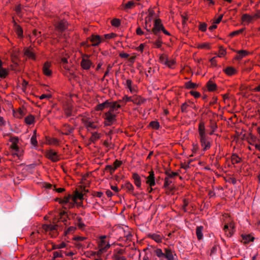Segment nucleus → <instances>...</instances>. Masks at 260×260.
I'll use <instances>...</instances> for the list:
<instances>
[{
  "label": "nucleus",
  "instance_id": "f257e3e1",
  "mask_svg": "<svg viewBox=\"0 0 260 260\" xmlns=\"http://www.w3.org/2000/svg\"><path fill=\"white\" fill-rule=\"evenodd\" d=\"M199 138L201 145L203 148V151H206L209 150L211 146L210 138H209L206 132V128L204 122L201 121L199 124L198 127Z\"/></svg>",
  "mask_w": 260,
  "mask_h": 260
},
{
  "label": "nucleus",
  "instance_id": "f03ea898",
  "mask_svg": "<svg viewBox=\"0 0 260 260\" xmlns=\"http://www.w3.org/2000/svg\"><path fill=\"white\" fill-rule=\"evenodd\" d=\"M58 224H45L42 225V228L38 230L36 234L39 235L41 233H45L49 234L52 238H55L58 234Z\"/></svg>",
  "mask_w": 260,
  "mask_h": 260
},
{
  "label": "nucleus",
  "instance_id": "7ed1b4c3",
  "mask_svg": "<svg viewBox=\"0 0 260 260\" xmlns=\"http://www.w3.org/2000/svg\"><path fill=\"white\" fill-rule=\"evenodd\" d=\"M110 247V244L109 242L107 240V236H101L98 240L99 250L97 252V255H101L102 253L106 252Z\"/></svg>",
  "mask_w": 260,
  "mask_h": 260
},
{
  "label": "nucleus",
  "instance_id": "20e7f679",
  "mask_svg": "<svg viewBox=\"0 0 260 260\" xmlns=\"http://www.w3.org/2000/svg\"><path fill=\"white\" fill-rule=\"evenodd\" d=\"M162 31L165 35L170 36V34L168 31L163 26L160 19H156L154 20V26L152 29V32L156 36H159L160 32Z\"/></svg>",
  "mask_w": 260,
  "mask_h": 260
},
{
  "label": "nucleus",
  "instance_id": "39448f33",
  "mask_svg": "<svg viewBox=\"0 0 260 260\" xmlns=\"http://www.w3.org/2000/svg\"><path fill=\"white\" fill-rule=\"evenodd\" d=\"M10 142L11 143L10 147L14 151V154L19 157H20L22 155L23 151L18 145L19 142L18 138L17 137H11L10 139Z\"/></svg>",
  "mask_w": 260,
  "mask_h": 260
},
{
  "label": "nucleus",
  "instance_id": "423d86ee",
  "mask_svg": "<svg viewBox=\"0 0 260 260\" xmlns=\"http://www.w3.org/2000/svg\"><path fill=\"white\" fill-rule=\"evenodd\" d=\"M82 122L88 131H91L99 127L98 123L93 121L89 118L84 117L82 118Z\"/></svg>",
  "mask_w": 260,
  "mask_h": 260
},
{
  "label": "nucleus",
  "instance_id": "0eeeda50",
  "mask_svg": "<svg viewBox=\"0 0 260 260\" xmlns=\"http://www.w3.org/2000/svg\"><path fill=\"white\" fill-rule=\"evenodd\" d=\"M89 57L90 55L87 54H84L82 57L80 64L82 68L84 70H88L91 67H94L93 63L89 59Z\"/></svg>",
  "mask_w": 260,
  "mask_h": 260
},
{
  "label": "nucleus",
  "instance_id": "6e6552de",
  "mask_svg": "<svg viewBox=\"0 0 260 260\" xmlns=\"http://www.w3.org/2000/svg\"><path fill=\"white\" fill-rule=\"evenodd\" d=\"M116 113H113L109 111L105 113L104 115V123L106 126L112 125L116 121Z\"/></svg>",
  "mask_w": 260,
  "mask_h": 260
},
{
  "label": "nucleus",
  "instance_id": "1a4fd4ad",
  "mask_svg": "<svg viewBox=\"0 0 260 260\" xmlns=\"http://www.w3.org/2000/svg\"><path fill=\"white\" fill-rule=\"evenodd\" d=\"M52 66L50 61H45L42 66V72L43 74L48 77H51L52 75Z\"/></svg>",
  "mask_w": 260,
  "mask_h": 260
},
{
  "label": "nucleus",
  "instance_id": "9d476101",
  "mask_svg": "<svg viewBox=\"0 0 260 260\" xmlns=\"http://www.w3.org/2000/svg\"><path fill=\"white\" fill-rule=\"evenodd\" d=\"M235 224L231 221L224 225L223 231L227 237H231L234 233Z\"/></svg>",
  "mask_w": 260,
  "mask_h": 260
},
{
  "label": "nucleus",
  "instance_id": "9b49d317",
  "mask_svg": "<svg viewBox=\"0 0 260 260\" xmlns=\"http://www.w3.org/2000/svg\"><path fill=\"white\" fill-rule=\"evenodd\" d=\"M46 156L53 162H57L60 159L59 155L52 149L47 150L46 152Z\"/></svg>",
  "mask_w": 260,
  "mask_h": 260
},
{
  "label": "nucleus",
  "instance_id": "f8f14e48",
  "mask_svg": "<svg viewBox=\"0 0 260 260\" xmlns=\"http://www.w3.org/2000/svg\"><path fill=\"white\" fill-rule=\"evenodd\" d=\"M67 21L64 20H61L56 23L55 29L58 32H61L67 28Z\"/></svg>",
  "mask_w": 260,
  "mask_h": 260
},
{
  "label": "nucleus",
  "instance_id": "ddd939ff",
  "mask_svg": "<svg viewBox=\"0 0 260 260\" xmlns=\"http://www.w3.org/2000/svg\"><path fill=\"white\" fill-rule=\"evenodd\" d=\"M89 40L92 42L91 45L92 46H96L101 42L104 41V38L99 35H92Z\"/></svg>",
  "mask_w": 260,
  "mask_h": 260
},
{
  "label": "nucleus",
  "instance_id": "4468645a",
  "mask_svg": "<svg viewBox=\"0 0 260 260\" xmlns=\"http://www.w3.org/2000/svg\"><path fill=\"white\" fill-rule=\"evenodd\" d=\"M146 183L150 187L154 186L155 185V180L154 173L153 171L149 172V175L146 177Z\"/></svg>",
  "mask_w": 260,
  "mask_h": 260
},
{
  "label": "nucleus",
  "instance_id": "2eb2a0df",
  "mask_svg": "<svg viewBox=\"0 0 260 260\" xmlns=\"http://www.w3.org/2000/svg\"><path fill=\"white\" fill-rule=\"evenodd\" d=\"M109 107L110 109L108 111L112 112L113 113H118L117 111L121 108V105L117 103V102H109Z\"/></svg>",
  "mask_w": 260,
  "mask_h": 260
},
{
  "label": "nucleus",
  "instance_id": "dca6fc26",
  "mask_svg": "<svg viewBox=\"0 0 260 260\" xmlns=\"http://www.w3.org/2000/svg\"><path fill=\"white\" fill-rule=\"evenodd\" d=\"M148 237L153 240L157 243H161L164 236L162 234L159 233H153L149 234L148 235Z\"/></svg>",
  "mask_w": 260,
  "mask_h": 260
},
{
  "label": "nucleus",
  "instance_id": "f3484780",
  "mask_svg": "<svg viewBox=\"0 0 260 260\" xmlns=\"http://www.w3.org/2000/svg\"><path fill=\"white\" fill-rule=\"evenodd\" d=\"M74 128L68 124H63L61 128L62 134L66 135H69L72 134Z\"/></svg>",
  "mask_w": 260,
  "mask_h": 260
},
{
  "label": "nucleus",
  "instance_id": "a211bd4d",
  "mask_svg": "<svg viewBox=\"0 0 260 260\" xmlns=\"http://www.w3.org/2000/svg\"><path fill=\"white\" fill-rule=\"evenodd\" d=\"M124 84L132 93L137 92L136 87L135 85H133L132 81L131 80L127 79Z\"/></svg>",
  "mask_w": 260,
  "mask_h": 260
},
{
  "label": "nucleus",
  "instance_id": "6ab92c4d",
  "mask_svg": "<svg viewBox=\"0 0 260 260\" xmlns=\"http://www.w3.org/2000/svg\"><path fill=\"white\" fill-rule=\"evenodd\" d=\"M165 257L167 260H174V256L175 255L174 251H172L170 248L165 249Z\"/></svg>",
  "mask_w": 260,
  "mask_h": 260
},
{
  "label": "nucleus",
  "instance_id": "aec40b11",
  "mask_svg": "<svg viewBox=\"0 0 260 260\" xmlns=\"http://www.w3.org/2000/svg\"><path fill=\"white\" fill-rule=\"evenodd\" d=\"M133 179L134 181L135 185L139 189H141V179L140 176L137 173L133 174Z\"/></svg>",
  "mask_w": 260,
  "mask_h": 260
},
{
  "label": "nucleus",
  "instance_id": "412c9836",
  "mask_svg": "<svg viewBox=\"0 0 260 260\" xmlns=\"http://www.w3.org/2000/svg\"><path fill=\"white\" fill-rule=\"evenodd\" d=\"M256 16H257V15H255L254 16H251L248 14H244L242 16L241 20L243 22H245L249 23Z\"/></svg>",
  "mask_w": 260,
  "mask_h": 260
},
{
  "label": "nucleus",
  "instance_id": "4be33fe9",
  "mask_svg": "<svg viewBox=\"0 0 260 260\" xmlns=\"http://www.w3.org/2000/svg\"><path fill=\"white\" fill-rule=\"evenodd\" d=\"M145 101L146 100L140 96H133L132 102L137 105H140Z\"/></svg>",
  "mask_w": 260,
  "mask_h": 260
},
{
  "label": "nucleus",
  "instance_id": "5701e85b",
  "mask_svg": "<svg viewBox=\"0 0 260 260\" xmlns=\"http://www.w3.org/2000/svg\"><path fill=\"white\" fill-rule=\"evenodd\" d=\"M24 55L28 58L35 60L36 56L34 52L32 51L31 49L26 48L24 50Z\"/></svg>",
  "mask_w": 260,
  "mask_h": 260
},
{
  "label": "nucleus",
  "instance_id": "b1692460",
  "mask_svg": "<svg viewBox=\"0 0 260 260\" xmlns=\"http://www.w3.org/2000/svg\"><path fill=\"white\" fill-rule=\"evenodd\" d=\"M259 141H260V139L257 138L256 136L251 135L248 140V143L249 144L254 146L255 147L256 146Z\"/></svg>",
  "mask_w": 260,
  "mask_h": 260
},
{
  "label": "nucleus",
  "instance_id": "393cba45",
  "mask_svg": "<svg viewBox=\"0 0 260 260\" xmlns=\"http://www.w3.org/2000/svg\"><path fill=\"white\" fill-rule=\"evenodd\" d=\"M102 136V134L98 132H92V135L90 138L92 142H94L100 139Z\"/></svg>",
  "mask_w": 260,
  "mask_h": 260
},
{
  "label": "nucleus",
  "instance_id": "a878e982",
  "mask_svg": "<svg viewBox=\"0 0 260 260\" xmlns=\"http://www.w3.org/2000/svg\"><path fill=\"white\" fill-rule=\"evenodd\" d=\"M125 187L127 189V192L132 193L134 196L136 195V194L134 193V187L129 182H127L125 184Z\"/></svg>",
  "mask_w": 260,
  "mask_h": 260
},
{
  "label": "nucleus",
  "instance_id": "bb28decb",
  "mask_svg": "<svg viewBox=\"0 0 260 260\" xmlns=\"http://www.w3.org/2000/svg\"><path fill=\"white\" fill-rule=\"evenodd\" d=\"M72 200V202H74V198L70 194H68L67 196H65L63 199H60L59 203L62 204H67L68 203H70V200Z\"/></svg>",
  "mask_w": 260,
  "mask_h": 260
},
{
  "label": "nucleus",
  "instance_id": "cd10ccee",
  "mask_svg": "<svg viewBox=\"0 0 260 260\" xmlns=\"http://www.w3.org/2000/svg\"><path fill=\"white\" fill-rule=\"evenodd\" d=\"M203 229H204V228L203 226H198L196 228V235L199 240H201L203 238Z\"/></svg>",
  "mask_w": 260,
  "mask_h": 260
},
{
  "label": "nucleus",
  "instance_id": "c85d7f7f",
  "mask_svg": "<svg viewBox=\"0 0 260 260\" xmlns=\"http://www.w3.org/2000/svg\"><path fill=\"white\" fill-rule=\"evenodd\" d=\"M216 84L212 81L209 80L207 83V87L210 91H213L216 89Z\"/></svg>",
  "mask_w": 260,
  "mask_h": 260
},
{
  "label": "nucleus",
  "instance_id": "c756f323",
  "mask_svg": "<svg viewBox=\"0 0 260 260\" xmlns=\"http://www.w3.org/2000/svg\"><path fill=\"white\" fill-rule=\"evenodd\" d=\"M109 102L106 101L105 102L98 105L96 107V110L97 111H101L104 110L105 108L109 107Z\"/></svg>",
  "mask_w": 260,
  "mask_h": 260
},
{
  "label": "nucleus",
  "instance_id": "7c9ffc66",
  "mask_svg": "<svg viewBox=\"0 0 260 260\" xmlns=\"http://www.w3.org/2000/svg\"><path fill=\"white\" fill-rule=\"evenodd\" d=\"M65 70H66V72L64 73L65 76L68 77L70 79L75 78V75L73 70L70 69H69V68H68V69Z\"/></svg>",
  "mask_w": 260,
  "mask_h": 260
},
{
  "label": "nucleus",
  "instance_id": "2f4dec72",
  "mask_svg": "<svg viewBox=\"0 0 260 260\" xmlns=\"http://www.w3.org/2000/svg\"><path fill=\"white\" fill-rule=\"evenodd\" d=\"M238 55L236 57V58L238 60H240L244 57L247 56L248 54V52L246 50H241L237 51Z\"/></svg>",
  "mask_w": 260,
  "mask_h": 260
},
{
  "label": "nucleus",
  "instance_id": "473e14b6",
  "mask_svg": "<svg viewBox=\"0 0 260 260\" xmlns=\"http://www.w3.org/2000/svg\"><path fill=\"white\" fill-rule=\"evenodd\" d=\"M74 244L78 249H84L88 247L87 246V242L85 241L74 242Z\"/></svg>",
  "mask_w": 260,
  "mask_h": 260
},
{
  "label": "nucleus",
  "instance_id": "72a5a7b5",
  "mask_svg": "<svg viewBox=\"0 0 260 260\" xmlns=\"http://www.w3.org/2000/svg\"><path fill=\"white\" fill-rule=\"evenodd\" d=\"M25 122L28 125L32 124L35 122V117L32 115H29L25 118Z\"/></svg>",
  "mask_w": 260,
  "mask_h": 260
},
{
  "label": "nucleus",
  "instance_id": "f704fd0d",
  "mask_svg": "<svg viewBox=\"0 0 260 260\" xmlns=\"http://www.w3.org/2000/svg\"><path fill=\"white\" fill-rule=\"evenodd\" d=\"M231 161L233 165L240 163L241 161V158L239 157L236 154H233L231 156Z\"/></svg>",
  "mask_w": 260,
  "mask_h": 260
},
{
  "label": "nucleus",
  "instance_id": "c9c22d12",
  "mask_svg": "<svg viewBox=\"0 0 260 260\" xmlns=\"http://www.w3.org/2000/svg\"><path fill=\"white\" fill-rule=\"evenodd\" d=\"M209 127H210V128L211 129V131L209 132V134L210 135H212L214 134V132L217 129V125L216 123L215 122L211 121L210 122V124Z\"/></svg>",
  "mask_w": 260,
  "mask_h": 260
},
{
  "label": "nucleus",
  "instance_id": "e433bc0d",
  "mask_svg": "<svg viewBox=\"0 0 260 260\" xmlns=\"http://www.w3.org/2000/svg\"><path fill=\"white\" fill-rule=\"evenodd\" d=\"M30 143H31V144L35 147H37L38 145V141L37 140L36 131H35L34 132L33 135L31 137Z\"/></svg>",
  "mask_w": 260,
  "mask_h": 260
},
{
  "label": "nucleus",
  "instance_id": "4c0bfd02",
  "mask_svg": "<svg viewBox=\"0 0 260 260\" xmlns=\"http://www.w3.org/2000/svg\"><path fill=\"white\" fill-rule=\"evenodd\" d=\"M64 113L67 117L72 115V108L70 105H67L64 108Z\"/></svg>",
  "mask_w": 260,
  "mask_h": 260
},
{
  "label": "nucleus",
  "instance_id": "58836bf2",
  "mask_svg": "<svg viewBox=\"0 0 260 260\" xmlns=\"http://www.w3.org/2000/svg\"><path fill=\"white\" fill-rule=\"evenodd\" d=\"M224 72L228 75L231 76L235 74L236 72V70L231 67L226 68L224 70Z\"/></svg>",
  "mask_w": 260,
  "mask_h": 260
},
{
  "label": "nucleus",
  "instance_id": "ea45409f",
  "mask_svg": "<svg viewBox=\"0 0 260 260\" xmlns=\"http://www.w3.org/2000/svg\"><path fill=\"white\" fill-rule=\"evenodd\" d=\"M198 86L196 83L188 81L185 83V87L186 88L190 89L196 88Z\"/></svg>",
  "mask_w": 260,
  "mask_h": 260
},
{
  "label": "nucleus",
  "instance_id": "a19ab883",
  "mask_svg": "<svg viewBox=\"0 0 260 260\" xmlns=\"http://www.w3.org/2000/svg\"><path fill=\"white\" fill-rule=\"evenodd\" d=\"M175 63H176V61L175 59H171L169 60V59H168L165 66L170 69H174Z\"/></svg>",
  "mask_w": 260,
  "mask_h": 260
},
{
  "label": "nucleus",
  "instance_id": "79ce46f5",
  "mask_svg": "<svg viewBox=\"0 0 260 260\" xmlns=\"http://www.w3.org/2000/svg\"><path fill=\"white\" fill-rule=\"evenodd\" d=\"M168 59V57L166 55L164 54H161L159 57V62L161 64L165 65Z\"/></svg>",
  "mask_w": 260,
  "mask_h": 260
},
{
  "label": "nucleus",
  "instance_id": "37998d69",
  "mask_svg": "<svg viewBox=\"0 0 260 260\" xmlns=\"http://www.w3.org/2000/svg\"><path fill=\"white\" fill-rule=\"evenodd\" d=\"M15 31L19 38H22L23 37V30L19 25H16Z\"/></svg>",
  "mask_w": 260,
  "mask_h": 260
},
{
  "label": "nucleus",
  "instance_id": "c03bdc74",
  "mask_svg": "<svg viewBox=\"0 0 260 260\" xmlns=\"http://www.w3.org/2000/svg\"><path fill=\"white\" fill-rule=\"evenodd\" d=\"M76 222L78 227L82 229L84 226L85 224L83 222L82 219L81 217L77 216L76 218Z\"/></svg>",
  "mask_w": 260,
  "mask_h": 260
},
{
  "label": "nucleus",
  "instance_id": "a18cd8bd",
  "mask_svg": "<svg viewBox=\"0 0 260 260\" xmlns=\"http://www.w3.org/2000/svg\"><path fill=\"white\" fill-rule=\"evenodd\" d=\"M47 143L49 145L57 146L59 144L58 140L56 138H50L47 140Z\"/></svg>",
  "mask_w": 260,
  "mask_h": 260
},
{
  "label": "nucleus",
  "instance_id": "49530a36",
  "mask_svg": "<svg viewBox=\"0 0 260 260\" xmlns=\"http://www.w3.org/2000/svg\"><path fill=\"white\" fill-rule=\"evenodd\" d=\"M8 74V71L6 69H4L3 67L0 68V77L2 78H5L6 77Z\"/></svg>",
  "mask_w": 260,
  "mask_h": 260
},
{
  "label": "nucleus",
  "instance_id": "de8ad7c7",
  "mask_svg": "<svg viewBox=\"0 0 260 260\" xmlns=\"http://www.w3.org/2000/svg\"><path fill=\"white\" fill-rule=\"evenodd\" d=\"M155 253L157 256H158L160 258H163L165 257V252H163L162 250L160 249H156L155 250Z\"/></svg>",
  "mask_w": 260,
  "mask_h": 260
},
{
  "label": "nucleus",
  "instance_id": "09e8293b",
  "mask_svg": "<svg viewBox=\"0 0 260 260\" xmlns=\"http://www.w3.org/2000/svg\"><path fill=\"white\" fill-rule=\"evenodd\" d=\"M245 28H242L241 29H240L239 30H236V31H234L233 32H232L230 35H229V36L230 37H233L235 36H237V35H238L241 33H242L244 30H245Z\"/></svg>",
  "mask_w": 260,
  "mask_h": 260
},
{
  "label": "nucleus",
  "instance_id": "8fccbe9b",
  "mask_svg": "<svg viewBox=\"0 0 260 260\" xmlns=\"http://www.w3.org/2000/svg\"><path fill=\"white\" fill-rule=\"evenodd\" d=\"M124 9H131L135 6V3L133 1H129L126 4L123 5Z\"/></svg>",
  "mask_w": 260,
  "mask_h": 260
},
{
  "label": "nucleus",
  "instance_id": "3c124183",
  "mask_svg": "<svg viewBox=\"0 0 260 260\" xmlns=\"http://www.w3.org/2000/svg\"><path fill=\"white\" fill-rule=\"evenodd\" d=\"M226 53L225 49L222 46L219 47L218 55V56L219 57H222L225 55Z\"/></svg>",
  "mask_w": 260,
  "mask_h": 260
},
{
  "label": "nucleus",
  "instance_id": "603ef678",
  "mask_svg": "<svg viewBox=\"0 0 260 260\" xmlns=\"http://www.w3.org/2000/svg\"><path fill=\"white\" fill-rule=\"evenodd\" d=\"M149 125L152 128H153V129H159V128L160 127V125H159V122L156 121H151Z\"/></svg>",
  "mask_w": 260,
  "mask_h": 260
},
{
  "label": "nucleus",
  "instance_id": "864d4df0",
  "mask_svg": "<svg viewBox=\"0 0 260 260\" xmlns=\"http://www.w3.org/2000/svg\"><path fill=\"white\" fill-rule=\"evenodd\" d=\"M197 47L199 49H210V44L208 43H203L202 44H199L198 45Z\"/></svg>",
  "mask_w": 260,
  "mask_h": 260
},
{
  "label": "nucleus",
  "instance_id": "5fc2aeb1",
  "mask_svg": "<svg viewBox=\"0 0 260 260\" xmlns=\"http://www.w3.org/2000/svg\"><path fill=\"white\" fill-rule=\"evenodd\" d=\"M162 42L159 37L155 41L153 42V44L155 46V47L157 48H160L161 47Z\"/></svg>",
  "mask_w": 260,
  "mask_h": 260
},
{
  "label": "nucleus",
  "instance_id": "6e6d98bb",
  "mask_svg": "<svg viewBox=\"0 0 260 260\" xmlns=\"http://www.w3.org/2000/svg\"><path fill=\"white\" fill-rule=\"evenodd\" d=\"M116 35L114 33H111L108 34H106L104 35L102 37L104 38V41L106 40H109L112 38H114L115 37Z\"/></svg>",
  "mask_w": 260,
  "mask_h": 260
},
{
  "label": "nucleus",
  "instance_id": "4d7b16f0",
  "mask_svg": "<svg viewBox=\"0 0 260 260\" xmlns=\"http://www.w3.org/2000/svg\"><path fill=\"white\" fill-rule=\"evenodd\" d=\"M76 229V228L73 226H70L64 232L65 235H67L68 234L73 233L75 231Z\"/></svg>",
  "mask_w": 260,
  "mask_h": 260
},
{
  "label": "nucleus",
  "instance_id": "13d9d810",
  "mask_svg": "<svg viewBox=\"0 0 260 260\" xmlns=\"http://www.w3.org/2000/svg\"><path fill=\"white\" fill-rule=\"evenodd\" d=\"M86 240V238L85 237H81V236H75L73 238V240L74 242H80V241H85Z\"/></svg>",
  "mask_w": 260,
  "mask_h": 260
},
{
  "label": "nucleus",
  "instance_id": "bf43d9fd",
  "mask_svg": "<svg viewBox=\"0 0 260 260\" xmlns=\"http://www.w3.org/2000/svg\"><path fill=\"white\" fill-rule=\"evenodd\" d=\"M172 183V181L169 179V177H166L165 179L164 187L165 188H170V185Z\"/></svg>",
  "mask_w": 260,
  "mask_h": 260
},
{
  "label": "nucleus",
  "instance_id": "052dcab7",
  "mask_svg": "<svg viewBox=\"0 0 260 260\" xmlns=\"http://www.w3.org/2000/svg\"><path fill=\"white\" fill-rule=\"evenodd\" d=\"M111 24L115 27H118L120 24V21L119 19L115 18L111 21Z\"/></svg>",
  "mask_w": 260,
  "mask_h": 260
},
{
  "label": "nucleus",
  "instance_id": "680f3d73",
  "mask_svg": "<svg viewBox=\"0 0 260 260\" xmlns=\"http://www.w3.org/2000/svg\"><path fill=\"white\" fill-rule=\"evenodd\" d=\"M188 107H189V105L186 103H183L181 105V109L182 112L187 113V112H188L187 109H188Z\"/></svg>",
  "mask_w": 260,
  "mask_h": 260
},
{
  "label": "nucleus",
  "instance_id": "e2e57ef3",
  "mask_svg": "<svg viewBox=\"0 0 260 260\" xmlns=\"http://www.w3.org/2000/svg\"><path fill=\"white\" fill-rule=\"evenodd\" d=\"M61 64L62 67L64 69H68V59L66 58H63L61 59Z\"/></svg>",
  "mask_w": 260,
  "mask_h": 260
},
{
  "label": "nucleus",
  "instance_id": "0e129e2a",
  "mask_svg": "<svg viewBox=\"0 0 260 260\" xmlns=\"http://www.w3.org/2000/svg\"><path fill=\"white\" fill-rule=\"evenodd\" d=\"M105 170L109 171L110 174H111V175H112L114 173V172H115V171L116 170L114 169V167H113L111 165H107L106 167Z\"/></svg>",
  "mask_w": 260,
  "mask_h": 260
},
{
  "label": "nucleus",
  "instance_id": "69168bd1",
  "mask_svg": "<svg viewBox=\"0 0 260 260\" xmlns=\"http://www.w3.org/2000/svg\"><path fill=\"white\" fill-rule=\"evenodd\" d=\"M207 25L206 23H202L200 24L199 29L203 32H205L207 29Z\"/></svg>",
  "mask_w": 260,
  "mask_h": 260
},
{
  "label": "nucleus",
  "instance_id": "338daca9",
  "mask_svg": "<svg viewBox=\"0 0 260 260\" xmlns=\"http://www.w3.org/2000/svg\"><path fill=\"white\" fill-rule=\"evenodd\" d=\"M24 111L20 109L15 113V116L18 118H21L24 115Z\"/></svg>",
  "mask_w": 260,
  "mask_h": 260
},
{
  "label": "nucleus",
  "instance_id": "774afa93",
  "mask_svg": "<svg viewBox=\"0 0 260 260\" xmlns=\"http://www.w3.org/2000/svg\"><path fill=\"white\" fill-rule=\"evenodd\" d=\"M122 164V161L120 160H118V159H116L113 164L114 168L115 170H116L118 167H119L121 164Z\"/></svg>",
  "mask_w": 260,
  "mask_h": 260
}]
</instances>
